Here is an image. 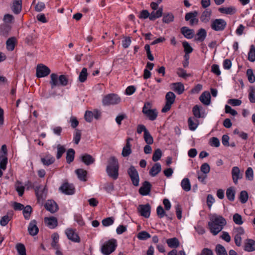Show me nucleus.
I'll return each mask as SVG.
<instances>
[{"instance_id": "43", "label": "nucleus", "mask_w": 255, "mask_h": 255, "mask_svg": "<svg viewBox=\"0 0 255 255\" xmlns=\"http://www.w3.org/2000/svg\"><path fill=\"white\" fill-rule=\"evenodd\" d=\"M248 59L251 62L255 61V47L252 45L248 53Z\"/></svg>"}, {"instance_id": "54", "label": "nucleus", "mask_w": 255, "mask_h": 255, "mask_svg": "<svg viewBox=\"0 0 255 255\" xmlns=\"http://www.w3.org/2000/svg\"><path fill=\"white\" fill-rule=\"evenodd\" d=\"M247 75L248 80L251 83H253L255 82V76L252 69H249L247 70Z\"/></svg>"}, {"instance_id": "55", "label": "nucleus", "mask_w": 255, "mask_h": 255, "mask_svg": "<svg viewBox=\"0 0 255 255\" xmlns=\"http://www.w3.org/2000/svg\"><path fill=\"white\" fill-rule=\"evenodd\" d=\"M114 219L113 217H108L103 219L102 221L103 225L105 227L111 226L114 224Z\"/></svg>"}, {"instance_id": "40", "label": "nucleus", "mask_w": 255, "mask_h": 255, "mask_svg": "<svg viewBox=\"0 0 255 255\" xmlns=\"http://www.w3.org/2000/svg\"><path fill=\"white\" fill-rule=\"evenodd\" d=\"M248 199L249 195L248 192L245 190L242 191L239 195L240 202L243 204L246 203L248 200Z\"/></svg>"}, {"instance_id": "2", "label": "nucleus", "mask_w": 255, "mask_h": 255, "mask_svg": "<svg viewBox=\"0 0 255 255\" xmlns=\"http://www.w3.org/2000/svg\"><path fill=\"white\" fill-rule=\"evenodd\" d=\"M119 168L118 159L115 157H111L108 160L106 168V172L108 176L113 179H117L119 176Z\"/></svg>"}, {"instance_id": "41", "label": "nucleus", "mask_w": 255, "mask_h": 255, "mask_svg": "<svg viewBox=\"0 0 255 255\" xmlns=\"http://www.w3.org/2000/svg\"><path fill=\"white\" fill-rule=\"evenodd\" d=\"M87 69L86 68H83L78 77L79 81L81 82H85L87 79Z\"/></svg>"}, {"instance_id": "24", "label": "nucleus", "mask_w": 255, "mask_h": 255, "mask_svg": "<svg viewBox=\"0 0 255 255\" xmlns=\"http://www.w3.org/2000/svg\"><path fill=\"white\" fill-rule=\"evenodd\" d=\"M14 188L19 196H22L23 195L25 186L23 183L18 181H16L14 184Z\"/></svg>"}, {"instance_id": "23", "label": "nucleus", "mask_w": 255, "mask_h": 255, "mask_svg": "<svg viewBox=\"0 0 255 255\" xmlns=\"http://www.w3.org/2000/svg\"><path fill=\"white\" fill-rule=\"evenodd\" d=\"M41 161L44 165L48 166L54 163L55 158L50 154H47L41 158Z\"/></svg>"}, {"instance_id": "25", "label": "nucleus", "mask_w": 255, "mask_h": 255, "mask_svg": "<svg viewBox=\"0 0 255 255\" xmlns=\"http://www.w3.org/2000/svg\"><path fill=\"white\" fill-rule=\"evenodd\" d=\"M11 8L14 13H19L21 10V0H13Z\"/></svg>"}, {"instance_id": "42", "label": "nucleus", "mask_w": 255, "mask_h": 255, "mask_svg": "<svg viewBox=\"0 0 255 255\" xmlns=\"http://www.w3.org/2000/svg\"><path fill=\"white\" fill-rule=\"evenodd\" d=\"M207 33L204 29L201 28L197 34V40L200 41H203L206 37Z\"/></svg>"}, {"instance_id": "64", "label": "nucleus", "mask_w": 255, "mask_h": 255, "mask_svg": "<svg viewBox=\"0 0 255 255\" xmlns=\"http://www.w3.org/2000/svg\"><path fill=\"white\" fill-rule=\"evenodd\" d=\"M215 201V198L212 195L209 194L207 196V205L210 209H211L212 206L214 203Z\"/></svg>"}, {"instance_id": "46", "label": "nucleus", "mask_w": 255, "mask_h": 255, "mask_svg": "<svg viewBox=\"0 0 255 255\" xmlns=\"http://www.w3.org/2000/svg\"><path fill=\"white\" fill-rule=\"evenodd\" d=\"M233 220L234 222L238 225H241L244 223L242 216L238 213H236L233 215Z\"/></svg>"}, {"instance_id": "34", "label": "nucleus", "mask_w": 255, "mask_h": 255, "mask_svg": "<svg viewBox=\"0 0 255 255\" xmlns=\"http://www.w3.org/2000/svg\"><path fill=\"white\" fill-rule=\"evenodd\" d=\"M235 190L234 187H230L226 191V196L228 200L233 201L235 198Z\"/></svg>"}, {"instance_id": "28", "label": "nucleus", "mask_w": 255, "mask_h": 255, "mask_svg": "<svg viewBox=\"0 0 255 255\" xmlns=\"http://www.w3.org/2000/svg\"><path fill=\"white\" fill-rule=\"evenodd\" d=\"M181 186L183 190L188 192L191 190V185L190 180L187 178H185L181 182Z\"/></svg>"}, {"instance_id": "61", "label": "nucleus", "mask_w": 255, "mask_h": 255, "mask_svg": "<svg viewBox=\"0 0 255 255\" xmlns=\"http://www.w3.org/2000/svg\"><path fill=\"white\" fill-rule=\"evenodd\" d=\"M94 113L91 111H87L85 112L84 118L87 122H91L93 120Z\"/></svg>"}, {"instance_id": "50", "label": "nucleus", "mask_w": 255, "mask_h": 255, "mask_svg": "<svg viewBox=\"0 0 255 255\" xmlns=\"http://www.w3.org/2000/svg\"><path fill=\"white\" fill-rule=\"evenodd\" d=\"M176 74L179 77L183 78H186L190 76V74H187L186 70L181 68H179L177 69Z\"/></svg>"}, {"instance_id": "14", "label": "nucleus", "mask_w": 255, "mask_h": 255, "mask_svg": "<svg viewBox=\"0 0 255 255\" xmlns=\"http://www.w3.org/2000/svg\"><path fill=\"white\" fill-rule=\"evenodd\" d=\"M59 189L62 193L67 195H72L74 193L73 186L67 183L63 184Z\"/></svg>"}, {"instance_id": "13", "label": "nucleus", "mask_w": 255, "mask_h": 255, "mask_svg": "<svg viewBox=\"0 0 255 255\" xmlns=\"http://www.w3.org/2000/svg\"><path fill=\"white\" fill-rule=\"evenodd\" d=\"M232 176L233 182L237 184L238 180L242 178V174L241 173L239 168L237 166L233 167L232 170Z\"/></svg>"}, {"instance_id": "3", "label": "nucleus", "mask_w": 255, "mask_h": 255, "mask_svg": "<svg viewBox=\"0 0 255 255\" xmlns=\"http://www.w3.org/2000/svg\"><path fill=\"white\" fill-rule=\"evenodd\" d=\"M117 245L116 239H110L101 246L100 251L104 255H110L116 250Z\"/></svg>"}, {"instance_id": "18", "label": "nucleus", "mask_w": 255, "mask_h": 255, "mask_svg": "<svg viewBox=\"0 0 255 255\" xmlns=\"http://www.w3.org/2000/svg\"><path fill=\"white\" fill-rule=\"evenodd\" d=\"M150 189L151 185L149 182L145 181L142 186L139 189V192L143 196L147 195L150 193Z\"/></svg>"}, {"instance_id": "10", "label": "nucleus", "mask_w": 255, "mask_h": 255, "mask_svg": "<svg viewBox=\"0 0 255 255\" xmlns=\"http://www.w3.org/2000/svg\"><path fill=\"white\" fill-rule=\"evenodd\" d=\"M65 233L69 240L74 243H79L80 242V238L75 230L68 228L65 230Z\"/></svg>"}, {"instance_id": "29", "label": "nucleus", "mask_w": 255, "mask_h": 255, "mask_svg": "<svg viewBox=\"0 0 255 255\" xmlns=\"http://www.w3.org/2000/svg\"><path fill=\"white\" fill-rule=\"evenodd\" d=\"M78 178L79 180L82 181H86L87 180L86 177L87 172L86 170L83 169H78L75 171Z\"/></svg>"}, {"instance_id": "48", "label": "nucleus", "mask_w": 255, "mask_h": 255, "mask_svg": "<svg viewBox=\"0 0 255 255\" xmlns=\"http://www.w3.org/2000/svg\"><path fill=\"white\" fill-rule=\"evenodd\" d=\"M7 163V156L0 155V167L2 170H4L6 169Z\"/></svg>"}, {"instance_id": "1", "label": "nucleus", "mask_w": 255, "mask_h": 255, "mask_svg": "<svg viewBox=\"0 0 255 255\" xmlns=\"http://www.w3.org/2000/svg\"><path fill=\"white\" fill-rule=\"evenodd\" d=\"M209 219L210 221L208 224L209 230L213 235H217L226 225V221L222 216L216 214L210 215Z\"/></svg>"}, {"instance_id": "19", "label": "nucleus", "mask_w": 255, "mask_h": 255, "mask_svg": "<svg viewBox=\"0 0 255 255\" xmlns=\"http://www.w3.org/2000/svg\"><path fill=\"white\" fill-rule=\"evenodd\" d=\"M45 208L51 213H54L58 210V206L53 200H48L45 205Z\"/></svg>"}, {"instance_id": "58", "label": "nucleus", "mask_w": 255, "mask_h": 255, "mask_svg": "<svg viewBox=\"0 0 255 255\" xmlns=\"http://www.w3.org/2000/svg\"><path fill=\"white\" fill-rule=\"evenodd\" d=\"M150 237V235L149 233L145 231H142L138 233L137 238L140 240H146Z\"/></svg>"}, {"instance_id": "33", "label": "nucleus", "mask_w": 255, "mask_h": 255, "mask_svg": "<svg viewBox=\"0 0 255 255\" xmlns=\"http://www.w3.org/2000/svg\"><path fill=\"white\" fill-rule=\"evenodd\" d=\"M166 243L168 246L171 248H176L179 246V242L176 238L168 239Z\"/></svg>"}, {"instance_id": "45", "label": "nucleus", "mask_w": 255, "mask_h": 255, "mask_svg": "<svg viewBox=\"0 0 255 255\" xmlns=\"http://www.w3.org/2000/svg\"><path fill=\"white\" fill-rule=\"evenodd\" d=\"M32 211V208L30 206L24 207L23 209V214L25 219L29 220L30 219V214Z\"/></svg>"}, {"instance_id": "44", "label": "nucleus", "mask_w": 255, "mask_h": 255, "mask_svg": "<svg viewBox=\"0 0 255 255\" xmlns=\"http://www.w3.org/2000/svg\"><path fill=\"white\" fill-rule=\"evenodd\" d=\"M245 176L247 180L253 181L254 179V171L252 167H248L245 172Z\"/></svg>"}, {"instance_id": "6", "label": "nucleus", "mask_w": 255, "mask_h": 255, "mask_svg": "<svg viewBox=\"0 0 255 255\" xmlns=\"http://www.w3.org/2000/svg\"><path fill=\"white\" fill-rule=\"evenodd\" d=\"M175 98L176 96L173 92H169L166 93L165 96L166 103L162 109V112H167L170 109L172 105L175 102Z\"/></svg>"}, {"instance_id": "31", "label": "nucleus", "mask_w": 255, "mask_h": 255, "mask_svg": "<svg viewBox=\"0 0 255 255\" xmlns=\"http://www.w3.org/2000/svg\"><path fill=\"white\" fill-rule=\"evenodd\" d=\"M181 32L184 36L188 39H191L194 36L193 30L186 27H184L181 28Z\"/></svg>"}, {"instance_id": "17", "label": "nucleus", "mask_w": 255, "mask_h": 255, "mask_svg": "<svg viewBox=\"0 0 255 255\" xmlns=\"http://www.w3.org/2000/svg\"><path fill=\"white\" fill-rule=\"evenodd\" d=\"M171 89L178 94H181L184 91V86L181 82L174 83L170 85Z\"/></svg>"}, {"instance_id": "5", "label": "nucleus", "mask_w": 255, "mask_h": 255, "mask_svg": "<svg viewBox=\"0 0 255 255\" xmlns=\"http://www.w3.org/2000/svg\"><path fill=\"white\" fill-rule=\"evenodd\" d=\"M143 113L151 121L155 120L157 116V112L155 109H151L149 103L144 104L142 109Z\"/></svg>"}, {"instance_id": "27", "label": "nucleus", "mask_w": 255, "mask_h": 255, "mask_svg": "<svg viewBox=\"0 0 255 255\" xmlns=\"http://www.w3.org/2000/svg\"><path fill=\"white\" fill-rule=\"evenodd\" d=\"M50 84L52 89L59 86V76L57 74L55 73L51 74Z\"/></svg>"}, {"instance_id": "51", "label": "nucleus", "mask_w": 255, "mask_h": 255, "mask_svg": "<svg viewBox=\"0 0 255 255\" xmlns=\"http://www.w3.org/2000/svg\"><path fill=\"white\" fill-rule=\"evenodd\" d=\"M144 139L147 144H151L153 142V139L148 131L144 133Z\"/></svg>"}, {"instance_id": "52", "label": "nucleus", "mask_w": 255, "mask_h": 255, "mask_svg": "<svg viewBox=\"0 0 255 255\" xmlns=\"http://www.w3.org/2000/svg\"><path fill=\"white\" fill-rule=\"evenodd\" d=\"M249 99L251 103H255V88L251 87L249 92Z\"/></svg>"}, {"instance_id": "59", "label": "nucleus", "mask_w": 255, "mask_h": 255, "mask_svg": "<svg viewBox=\"0 0 255 255\" xmlns=\"http://www.w3.org/2000/svg\"><path fill=\"white\" fill-rule=\"evenodd\" d=\"M68 84V80L65 75H61L59 76V86H66Z\"/></svg>"}, {"instance_id": "39", "label": "nucleus", "mask_w": 255, "mask_h": 255, "mask_svg": "<svg viewBox=\"0 0 255 255\" xmlns=\"http://www.w3.org/2000/svg\"><path fill=\"white\" fill-rule=\"evenodd\" d=\"M193 113L194 116L197 118H204L205 116L204 113H201L200 107L197 105L193 107Z\"/></svg>"}, {"instance_id": "21", "label": "nucleus", "mask_w": 255, "mask_h": 255, "mask_svg": "<svg viewBox=\"0 0 255 255\" xmlns=\"http://www.w3.org/2000/svg\"><path fill=\"white\" fill-rule=\"evenodd\" d=\"M28 231L29 234L32 236H35L38 233V229L36 226V223L35 220L30 222L28 228Z\"/></svg>"}, {"instance_id": "12", "label": "nucleus", "mask_w": 255, "mask_h": 255, "mask_svg": "<svg viewBox=\"0 0 255 255\" xmlns=\"http://www.w3.org/2000/svg\"><path fill=\"white\" fill-rule=\"evenodd\" d=\"M244 250L248 252H252L255 251V241L251 239H248L245 241Z\"/></svg>"}, {"instance_id": "22", "label": "nucleus", "mask_w": 255, "mask_h": 255, "mask_svg": "<svg viewBox=\"0 0 255 255\" xmlns=\"http://www.w3.org/2000/svg\"><path fill=\"white\" fill-rule=\"evenodd\" d=\"M46 225L50 229H54L57 226V220L54 217L45 218Z\"/></svg>"}, {"instance_id": "53", "label": "nucleus", "mask_w": 255, "mask_h": 255, "mask_svg": "<svg viewBox=\"0 0 255 255\" xmlns=\"http://www.w3.org/2000/svg\"><path fill=\"white\" fill-rule=\"evenodd\" d=\"M16 248L19 255H26L24 246L22 244L16 245Z\"/></svg>"}, {"instance_id": "32", "label": "nucleus", "mask_w": 255, "mask_h": 255, "mask_svg": "<svg viewBox=\"0 0 255 255\" xmlns=\"http://www.w3.org/2000/svg\"><path fill=\"white\" fill-rule=\"evenodd\" d=\"M16 39L14 37H11L7 39L6 42V49L8 51H12L15 47Z\"/></svg>"}, {"instance_id": "47", "label": "nucleus", "mask_w": 255, "mask_h": 255, "mask_svg": "<svg viewBox=\"0 0 255 255\" xmlns=\"http://www.w3.org/2000/svg\"><path fill=\"white\" fill-rule=\"evenodd\" d=\"M216 252L217 255H228L225 248L220 244L216 246Z\"/></svg>"}, {"instance_id": "60", "label": "nucleus", "mask_w": 255, "mask_h": 255, "mask_svg": "<svg viewBox=\"0 0 255 255\" xmlns=\"http://www.w3.org/2000/svg\"><path fill=\"white\" fill-rule=\"evenodd\" d=\"M11 217L8 215H5L0 219V224L2 226H6L10 220Z\"/></svg>"}, {"instance_id": "49", "label": "nucleus", "mask_w": 255, "mask_h": 255, "mask_svg": "<svg viewBox=\"0 0 255 255\" xmlns=\"http://www.w3.org/2000/svg\"><path fill=\"white\" fill-rule=\"evenodd\" d=\"M75 151L73 149H69L66 154V160L67 162L70 163L74 160Z\"/></svg>"}, {"instance_id": "37", "label": "nucleus", "mask_w": 255, "mask_h": 255, "mask_svg": "<svg viewBox=\"0 0 255 255\" xmlns=\"http://www.w3.org/2000/svg\"><path fill=\"white\" fill-rule=\"evenodd\" d=\"M211 15L210 10H206L202 14L201 16V20L203 22L209 21Z\"/></svg>"}, {"instance_id": "62", "label": "nucleus", "mask_w": 255, "mask_h": 255, "mask_svg": "<svg viewBox=\"0 0 255 255\" xmlns=\"http://www.w3.org/2000/svg\"><path fill=\"white\" fill-rule=\"evenodd\" d=\"M200 169L201 172L207 174L209 173L210 171V167L208 163H205L201 166Z\"/></svg>"}, {"instance_id": "26", "label": "nucleus", "mask_w": 255, "mask_h": 255, "mask_svg": "<svg viewBox=\"0 0 255 255\" xmlns=\"http://www.w3.org/2000/svg\"><path fill=\"white\" fill-rule=\"evenodd\" d=\"M219 11L224 14H233L236 12V9L233 7H223L219 8Z\"/></svg>"}, {"instance_id": "57", "label": "nucleus", "mask_w": 255, "mask_h": 255, "mask_svg": "<svg viewBox=\"0 0 255 255\" xmlns=\"http://www.w3.org/2000/svg\"><path fill=\"white\" fill-rule=\"evenodd\" d=\"M57 155H56V157L57 159H59L62 155L65 152V147L60 145V144H58L57 145Z\"/></svg>"}, {"instance_id": "7", "label": "nucleus", "mask_w": 255, "mask_h": 255, "mask_svg": "<svg viewBox=\"0 0 255 255\" xmlns=\"http://www.w3.org/2000/svg\"><path fill=\"white\" fill-rule=\"evenodd\" d=\"M50 73V69L46 66L40 64L36 67V76L38 78H42L47 76Z\"/></svg>"}, {"instance_id": "20", "label": "nucleus", "mask_w": 255, "mask_h": 255, "mask_svg": "<svg viewBox=\"0 0 255 255\" xmlns=\"http://www.w3.org/2000/svg\"><path fill=\"white\" fill-rule=\"evenodd\" d=\"M200 101L205 105H209L211 103V95L208 91L204 92L200 97Z\"/></svg>"}, {"instance_id": "38", "label": "nucleus", "mask_w": 255, "mask_h": 255, "mask_svg": "<svg viewBox=\"0 0 255 255\" xmlns=\"http://www.w3.org/2000/svg\"><path fill=\"white\" fill-rule=\"evenodd\" d=\"M82 161L86 165L93 163L94 161L93 158L89 154H85L81 156Z\"/></svg>"}, {"instance_id": "36", "label": "nucleus", "mask_w": 255, "mask_h": 255, "mask_svg": "<svg viewBox=\"0 0 255 255\" xmlns=\"http://www.w3.org/2000/svg\"><path fill=\"white\" fill-rule=\"evenodd\" d=\"M174 16L173 14L171 12L165 13L162 18V21L164 23H169L173 21Z\"/></svg>"}, {"instance_id": "15", "label": "nucleus", "mask_w": 255, "mask_h": 255, "mask_svg": "<svg viewBox=\"0 0 255 255\" xmlns=\"http://www.w3.org/2000/svg\"><path fill=\"white\" fill-rule=\"evenodd\" d=\"M198 12L197 11L188 13L185 15V20L190 21V24L192 25L197 24L198 22V19L196 18Z\"/></svg>"}, {"instance_id": "11", "label": "nucleus", "mask_w": 255, "mask_h": 255, "mask_svg": "<svg viewBox=\"0 0 255 255\" xmlns=\"http://www.w3.org/2000/svg\"><path fill=\"white\" fill-rule=\"evenodd\" d=\"M128 174L130 177L133 184L134 186L139 185V176L136 169L133 166H131L128 170Z\"/></svg>"}, {"instance_id": "56", "label": "nucleus", "mask_w": 255, "mask_h": 255, "mask_svg": "<svg viewBox=\"0 0 255 255\" xmlns=\"http://www.w3.org/2000/svg\"><path fill=\"white\" fill-rule=\"evenodd\" d=\"M162 156L161 150L158 148L156 149L153 154L152 160L154 161H157L159 160Z\"/></svg>"}, {"instance_id": "16", "label": "nucleus", "mask_w": 255, "mask_h": 255, "mask_svg": "<svg viewBox=\"0 0 255 255\" xmlns=\"http://www.w3.org/2000/svg\"><path fill=\"white\" fill-rule=\"evenodd\" d=\"M132 139L131 138H128L127 139V143L122 150V155L124 157L128 156L131 153L130 141Z\"/></svg>"}, {"instance_id": "9", "label": "nucleus", "mask_w": 255, "mask_h": 255, "mask_svg": "<svg viewBox=\"0 0 255 255\" xmlns=\"http://www.w3.org/2000/svg\"><path fill=\"white\" fill-rule=\"evenodd\" d=\"M137 211L141 216L148 218L150 215L151 207L148 204L139 205L137 207Z\"/></svg>"}, {"instance_id": "4", "label": "nucleus", "mask_w": 255, "mask_h": 255, "mask_svg": "<svg viewBox=\"0 0 255 255\" xmlns=\"http://www.w3.org/2000/svg\"><path fill=\"white\" fill-rule=\"evenodd\" d=\"M121 101V98L118 95L110 94L103 97L102 103L104 106H109L118 104Z\"/></svg>"}, {"instance_id": "35", "label": "nucleus", "mask_w": 255, "mask_h": 255, "mask_svg": "<svg viewBox=\"0 0 255 255\" xmlns=\"http://www.w3.org/2000/svg\"><path fill=\"white\" fill-rule=\"evenodd\" d=\"M188 126L189 128L191 130H195L198 127V123L197 120L194 119L192 118H189L188 119Z\"/></svg>"}, {"instance_id": "63", "label": "nucleus", "mask_w": 255, "mask_h": 255, "mask_svg": "<svg viewBox=\"0 0 255 255\" xmlns=\"http://www.w3.org/2000/svg\"><path fill=\"white\" fill-rule=\"evenodd\" d=\"M81 139V132L80 130L76 129L74 134V142L75 143L77 144Z\"/></svg>"}, {"instance_id": "8", "label": "nucleus", "mask_w": 255, "mask_h": 255, "mask_svg": "<svg viewBox=\"0 0 255 255\" xmlns=\"http://www.w3.org/2000/svg\"><path fill=\"white\" fill-rule=\"evenodd\" d=\"M227 25L226 21L223 19H216L213 20L211 27L215 31H222L225 29Z\"/></svg>"}, {"instance_id": "30", "label": "nucleus", "mask_w": 255, "mask_h": 255, "mask_svg": "<svg viewBox=\"0 0 255 255\" xmlns=\"http://www.w3.org/2000/svg\"><path fill=\"white\" fill-rule=\"evenodd\" d=\"M161 166L159 163L155 164L151 168L149 174L151 176H155L158 173L161 171Z\"/></svg>"}]
</instances>
